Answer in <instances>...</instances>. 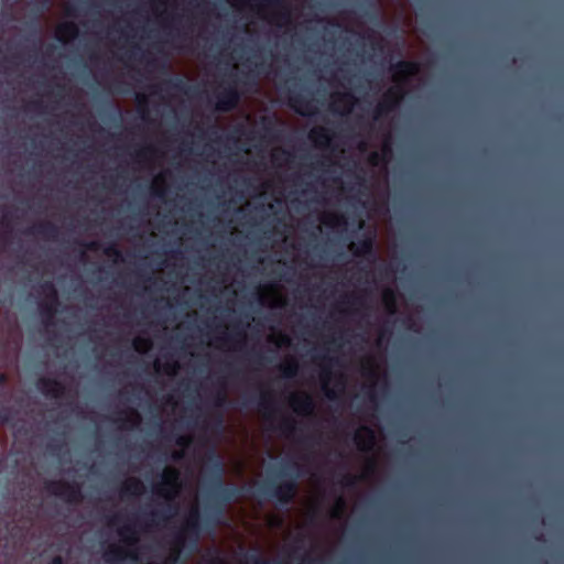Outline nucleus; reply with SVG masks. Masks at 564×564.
<instances>
[{
	"instance_id": "nucleus-57",
	"label": "nucleus",
	"mask_w": 564,
	"mask_h": 564,
	"mask_svg": "<svg viewBox=\"0 0 564 564\" xmlns=\"http://www.w3.org/2000/svg\"><path fill=\"white\" fill-rule=\"evenodd\" d=\"M53 564H62V557L61 556H56L53 561Z\"/></svg>"
},
{
	"instance_id": "nucleus-13",
	"label": "nucleus",
	"mask_w": 564,
	"mask_h": 564,
	"mask_svg": "<svg viewBox=\"0 0 564 564\" xmlns=\"http://www.w3.org/2000/svg\"><path fill=\"white\" fill-rule=\"evenodd\" d=\"M383 14L394 20H402L404 25H412L413 17L406 0H379Z\"/></svg>"
},
{
	"instance_id": "nucleus-16",
	"label": "nucleus",
	"mask_w": 564,
	"mask_h": 564,
	"mask_svg": "<svg viewBox=\"0 0 564 564\" xmlns=\"http://www.w3.org/2000/svg\"><path fill=\"white\" fill-rule=\"evenodd\" d=\"M376 429L360 426L355 433V443L359 451L369 452L373 449L381 437V430L375 425Z\"/></svg>"
},
{
	"instance_id": "nucleus-23",
	"label": "nucleus",
	"mask_w": 564,
	"mask_h": 564,
	"mask_svg": "<svg viewBox=\"0 0 564 564\" xmlns=\"http://www.w3.org/2000/svg\"><path fill=\"white\" fill-rule=\"evenodd\" d=\"M366 293H352L347 296L348 301H341L338 303V311L345 314H351L359 312L366 303Z\"/></svg>"
},
{
	"instance_id": "nucleus-4",
	"label": "nucleus",
	"mask_w": 564,
	"mask_h": 564,
	"mask_svg": "<svg viewBox=\"0 0 564 564\" xmlns=\"http://www.w3.org/2000/svg\"><path fill=\"white\" fill-rule=\"evenodd\" d=\"M393 86L390 87L378 102L375 110V120L381 116L392 111L403 99L406 93L408 84L419 78L420 65L414 62L403 61L394 65L392 68Z\"/></svg>"
},
{
	"instance_id": "nucleus-50",
	"label": "nucleus",
	"mask_w": 564,
	"mask_h": 564,
	"mask_svg": "<svg viewBox=\"0 0 564 564\" xmlns=\"http://www.w3.org/2000/svg\"><path fill=\"white\" fill-rule=\"evenodd\" d=\"M280 454H281V449L280 448L272 447V448L268 449V455L270 457H272V458L278 457Z\"/></svg>"
},
{
	"instance_id": "nucleus-51",
	"label": "nucleus",
	"mask_w": 564,
	"mask_h": 564,
	"mask_svg": "<svg viewBox=\"0 0 564 564\" xmlns=\"http://www.w3.org/2000/svg\"><path fill=\"white\" fill-rule=\"evenodd\" d=\"M413 321V317L411 316L409 318V325H408V328L409 329H413L414 332H420L421 327H416L415 326V322L411 323Z\"/></svg>"
},
{
	"instance_id": "nucleus-30",
	"label": "nucleus",
	"mask_w": 564,
	"mask_h": 564,
	"mask_svg": "<svg viewBox=\"0 0 564 564\" xmlns=\"http://www.w3.org/2000/svg\"><path fill=\"white\" fill-rule=\"evenodd\" d=\"M279 370L284 378H293L299 371V361L294 356H286L279 365Z\"/></svg>"
},
{
	"instance_id": "nucleus-11",
	"label": "nucleus",
	"mask_w": 564,
	"mask_h": 564,
	"mask_svg": "<svg viewBox=\"0 0 564 564\" xmlns=\"http://www.w3.org/2000/svg\"><path fill=\"white\" fill-rule=\"evenodd\" d=\"M259 303L269 308H283L288 304V293L280 283H265L257 289Z\"/></svg>"
},
{
	"instance_id": "nucleus-22",
	"label": "nucleus",
	"mask_w": 564,
	"mask_h": 564,
	"mask_svg": "<svg viewBox=\"0 0 564 564\" xmlns=\"http://www.w3.org/2000/svg\"><path fill=\"white\" fill-rule=\"evenodd\" d=\"M319 226H325L327 228L340 231L345 230L347 227V220L343 215L332 212H323L319 217ZM321 229V227H318Z\"/></svg>"
},
{
	"instance_id": "nucleus-41",
	"label": "nucleus",
	"mask_w": 564,
	"mask_h": 564,
	"mask_svg": "<svg viewBox=\"0 0 564 564\" xmlns=\"http://www.w3.org/2000/svg\"><path fill=\"white\" fill-rule=\"evenodd\" d=\"M368 337H369V339L371 337H373L375 341H376V346L378 348H380L381 345H382V341L384 339V332H383L381 326H376V327L370 329V332L368 333Z\"/></svg>"
},
{
	"instance_id": "nucleus-9",
	"label": "nucleus",
	"mask_w": 564,
	"mask_h": 564,
	"mask_svg": "<svg viewBox=\"0 0 564 564\" xmlns=\"http://www.w3.org/2000/svg\"><path fill=\"white\" fill-rule=\"evenodd\" d=\"M364 386L372 390L386 377V359L382 355L365 356L360 361ZM371 395L373 391H370Z\"/></svg>"
},
{
	"instance_id": "nucleus-8",
	"label": "nucleus",
	"mask_w": 564,
	"mask_h": 564,
	"mask_svg": "<svg viewBox=\"0 0 564 564\" xmlns=\"http://www.w3.org/2000/svg\"><path fill=\"white\" fill-rule=\"evenodd\" d=\"M199 522V509H198V497L197 490L194 489L189 499L188 512L186 519L178 531L177 535L170 545L169 556L165 558L163 564H175L181 555V552L185 545L187 538L197 535Z\"/></svg>"
},
{
	"instance_id": "nucleus-14",
	"label": "nucleus",
	"mask_w": 564,
	"mask_h": 564,
	"mask_svg": "<svg viewBox=\"0 0 564 564\" xmlns=\"http://www.w3.org/2000/svg\"><path fill=\"white\" fill-rule=\"evenodd\" d=\"M379 452L380 446L378 449L372 453L371 456L367 457L362 464L361 473L358 476L352 475H345L340 481V485L343 487H350L354 486L357 481H370L375 477V474L377 471L378 462H379Z\"/></svg>"
},
{
	"instance_id": "nucleus-45",
	"label": "nucleus",
	"mask_w": 564,
	"mask_h": 564,
	"mask_svg": "<svg viewBox=\"0 0 564 564\" xmlns=\"http://www.w3.org/2000/svg\"><path fill=\"white\" fill-rule=\"evenodd\" d=\"M394 256H395V247L393 246L391 249L388 248L387 254L383 258V261H387L388 258L390 259L388 267L391 269V279L393 281L395 280V271L392 269V259H394Z\"/></svg>"
},
{
	"instance_id": "nucleus-56",
	"label": "nucleus",
	"mask_w": 564,
	"mask_h": 564,
	"mask_svg": "<svg viewBox=\"0 0 564 564\" xmlns=\"http://www.w3.org/2000/svg\"><path fill=\"white\" fill-rule=\"evenodd\" d=\"M260 406H261L263 410H267V408H265V395H264V394H263V395H262V398H261Z\"/></svg>"
},
{
	"instance_id": "nucleus-59",
	"label": "nucleus",
	"mask_w": 564,
	"mask_h": 564,
	"mask_svg": "<svg viewBox=\"0 0 564 564\" xmlns=\"http://www.w3.org/2000/svg\"><path fill=\"white\" fill-rule=\"evenodd\" d=\"M245 339H246V335L243 334V335H241L239 343H245Z\"/></svg>"
},
{
	"instance_id": "nucleus-28",
	"label": "nucleus",
	"mask_w": 564,
	"mask_h": 564,
	"mask_svg": "<svg viewBox=\"0 0 564 564\" xmlns=\"http://www.w3.org/2000/svg\"><path fill=\"white\" fill-rule=\"evenodd\" d=\"M270 159L274 167L284 169L290 164L292 154L289 151L276 147L271 150Z\"/></svg>"
},
{
	"instance_id": "nucleus-46",
	"label": "nucleus",
	"mask_w": 564,
	"mask_h": 564,
	"mask_svg": "<svg viewBox=\"0 0 564 564\" xmlns=\"http://www.w3.org/2000/svg\"><path fill=\"white\" fill-rule=\"evenodd\" d=\"M193 437L191 435H181L177 437L176 444L180 448L185 451L191 445Z\"/></svg>"
},
{
	"instance_id": "nucleus-53",
	"label": "nucleus",
	"mask_w": 564,
	"mask_h": 564,
	"mask_svg": "<svg viewBox=\"0 0 564 564\" xmlns=\"http://www.w3.org/2000/svg\"><path fill=\"white\" fill-rule=\"evenodd\" d=\"M358 150H359L360 153L366 152L367 151V143L365 141H360L358 143Z\"/></svg>"
},
{
	"instance_id": "nucleus-1",
	"label": "nucleus",
	"mask_w": 564,
	"mask_h": 564,
	"mask_svg": "<svg viewBox=\"0 0 564 564\" xmlns=\"http://www.w3.org/2000/svg\"><path fill=\"white\" fill-rule=\"evenodd\" d=\"M260 510L252 506L250 514H242L241 522L250 534L249 545L262 553V561L275 560L280 552L290 553L299 549L303 540L292 541V530L283 528V518L279 512H269L263 518V527H256L252 521L259 519Z\"/></svg>"
},
{
	"instance_id": "nucleus-36",
	"label": "nucleus",
	"mask_w": 564,
	"mask_h": 564,
	"mask_svg": "<svg viewBox=\"0 0 564 564\" xmlns=\"http://www.w3.org/2000/svg\"><path fill=\"white\" fill-rule=\"evenodd\" d=\"M166 191V175L165 173H159L155 175L151 183V192L158 197H163Z\"/></svg>"
},
{
	"instance_id": "nucleus-39",
	"label": "nucleus",
	"mask_w": 564,
	"mask_h": 564,
	"mask_svg": "<svg viewBox=\"0 0 564 564\" xmlns=\"http://www.w3.org/2000/svg\"><path fill=\"white\" fill-rule=\"evenodd\" d=\"M339 19H340V22L338 24L339 25L344 24V26L347 31L358 33V34L361 33V25L354 21V17H351L350 13L340 15Z\"/></svg>"
},
{
	"instance_id": "nucleus-55",
	"label": "nucleus",
	"mask_w": 564,
	"mask_h": 564,
	"mask_svg": "<svg viewBox=\"0 0 564 564\" xmlns=\"http://www.w3.org/2000/svg\"><path fill=\"white\" fill-rule=\"evenodd\" d=\"M167 1H169V0H159V1H158V6H156V8H155V11H158V10H159V6H161V7L163 8V10H165L166 4H167Z\"/></svg>"
},
{
	"instance_id": "nucleus-52",
	"label": "nucleus",
	"mask_w": 564,
	"mask_h": 564,
	"mask_svg": "<svg viewBox=\"0 0 564 564\" xmlns=\"http://www.w3.org/2000/svg\"><path fill=\"white\" fill-rule=\"evenodd\" d=\"M261 191H260V194H267L269 191H270V184L268 182H264L262 185H261Z\"/></svg>"
},
{
	"instance_id": "nucleus-7",
	"label": "nucleus",
	"mask_w": 564,
	"mask_h": 564,
	"mask_svg": "<svg viewBox=\"0 0 564 564\" xmlns=\"http://www.w3.org/2000/svg\"><path fill=\"white\" fill-rule=\"evenodd\" d=\"M305 487L306 494L300 498V508L294 510L295 519L291 521L296 535H302L306 531V525L316 516L322 500L321 480L316 475L310 476Z\"/></svg>"
},
{
	"instance_id": "nucleus-20",
	"label": "nucleus",
	"mask_w": 564,
	"mask_h": 564,
	"mask_svg": "<svg viewBox=\"0 0 564 564\" xmlns=\"http://www.w3.org/2000/svg\"><path fill=\"white\" fill-rule=\"evenodd\" d=\"M308 139L314 144L315 148L325 150L329 148L333 135L329 133L328 129L322 126L313 127L308 132Z\"/></svg>"
},
{
	"instance_id": "nucleus-43",
	"label": "nucleus",
	"mask_w": 564,
	"mask_h": 564,
	"mask_svg": "<svg viewBox=\"0 0 564 564\" xmlns=\"http://www.w3.org/2000/svg\"><path fill=\"white\" fill-rule=\"evenodd\" d=\"M53 8H54V11L58 10V12L63 17H72L74 14V8L72 7V4L68 1H63L62 3L56 4Z\"/></svg>"
},
{
	"instance_id": "nucleus-34",
	"label": "nucleus",
	"mask_w": 564,
	"mask_h": 564,
	"mask_svg": "<svg viewBox=\"0 0 564 564\" xmlns=\"http://www.w3.org/2000/svg\"><path fill=\"white\" fill-rule=\"evenodd\" d=\"M372 245H373V236H369L359 243L351 241L348 245V248L355 256H362V254H367L371 251Z\"/></svg>"
},
{
	"instance_id": "nucleus-40",
	"label": "nucleus",
	"mask_w": 564,
	"mask_h": 564,
	"mask_svg": "<svg viewBox=\"0 0 564 564\" xmlns=\"http://www.w3.org/2000/svg\"><path fill=\"white\" fill-rule=\"evenodd\" d=\"M133 348L140 354H145L152 348V341L148 337L138 336L133 339Z\"/></svg>"
},
{
	"instance_id": "nucleus-62",
	"label": "nucleus",
	"mask_w": 564,
	"mask_h": 564,
	"mask_svg": "<svg viewBox=\"0 0 564 564\" xmlns=\"http://www.w3.org/2000/svg\"><path fill=\"white\" fill-rule=\"evenodd\" d=\"M304 1H305V0H301V6H302V7L304 6Z\"/></svg>"
},
{
	"instance_id": "nucleus-54",
	"label": "nucleus",
	"mask_w": 564,
	"mask_h": 564,
	"mask_svg": "<svg viewBox=\"0 0 564 564\" xmlns=\"http://www.w3.org/2000/svg\"><path fill=\"white\" fill-rule=\"evenodd\" d=\"M87 249L91 251H97L99 249V243L94 241L87 246Z\"/></svg>"
},
{
	"instance_id": "nucleus-58",
	"label": "nucleus",
	"mask_w": 564,
	"mask_h": 564,
	"mask_svg": "<svg viewBox=\"0 0 564 564\" xmlns=\"http://www.w3.org/2000/svg\"><path fill=\"white\" fill-rule=\"evenodd\" d=\"M283 200V194L281 193V197H276L275 202H282Z\"/></svg>"
},
{
	"instance_id": "nucleus-19",
	"label": "nucleus",
	"mask_w": 564,
	"mask_h": 564,
	"mask_svg": "<svg viewBox=\"0 0 564 564\" xmlns=\"http://www.w3.org/2000/svg\"><path fill=\"white\" fill-rule=\"evenodd\" d=\"M44 299L40 302V308L47 318H52L58 304L57 292L52 283L41 286Z\"/></svg>"
},
{
	"instance_id": "nucleus-38",
	"label": "nucleus",
	"mask_w": 564,
	"mask_h": 564,
	"mask_svg": "<svg viewBox=\"0 0 564 564\" xmlns=\"http://www.w3.org/2000/svg\"><path fill=\"white\" fill-rule=\"evenodd\" d=\"M345 510H346V501L345 499L340 496L338 497L334 505L332 506V508L329 509V517L332 519H336V520H339L344 517L345 514Z\"/></svg>"
},
{
	"instance_id": "nucleus-35",
	"label": "nucleus",
	"mask_w": 564,
	"mask_h": 564,
	"mask_svg": "<svg viewBox=\"0 0 564 564\" xmlns=\"http://www.w3.org/2000/svg\"><path fill=\"white\" fill-rule=\"evenodd\" d=\"M398 295L390 288L382 291V303L388 314L392 315L397 312Z\"/></svg>"
},
{
	"instance_id": "nucleus-31",
	"label": "nucleus",
	"mask_w": 564,
	"mask_h": 564,
	"mask_svg": "<svg viewBox=\"0 0 564 564\" xmlns=\"http://www.w3.org/2000/svg\"><path fill=\"white\" fill-rule=\"evenodd\" d=\"M296 494V485L290 481L280 484L275 490V496L281 502H290Z\"/></svg>"
},
{
	"instance_id": "nucleus-33",
	"label": "nucleus",
	"mask_w": 564,
	"mask_h": 564,
	"mask_svg": "<svg viewBox=\"0 0 564 564\" xmlns=\"http://www.w3.org/2000/svg\"><path fill=\"white\" fill-rule=\"evenodd\" d=\"M238 101H239V96H238L237 91L230 90L218 98V101L216 104V109L223 110V111L230 110L237 106Z\"/></svg>"
},
{
	"instance_id": "nucleus-24",
	"label": "nucleus",
	"mask_w": 564,
	"mask_h": 564,
	"mask_svg": "<svg viewBox=\"0 0 564 564\" xmlns=\"http://www.w3.org/2000/svg\"><path fill=\"white\" fill-rule=\"evenodd\" d=\"M78 35V28L73 22L59 23L55 29V36L63 43H68Z\"/></svg>"
},
{
	"instance_id": "nucleus-15",
	"label": "nucleus",
	"mask_w": 564,
	"mask_h": 564,
	"mask_svg": "<svg viewBox=\"0 0 564 564\" xmlns=\"http://www.w3.org/2000/svg\"><path fill=\"white\" fill-rule=\"evenodd\" d=\"M46 489L50 494L69 503H76L82 500L80 489L77 485H70L64 481H51L47 484Z\"/></svg>"
},
{
	"instance_id": "nucleus-49",
	"label": "nucleus",
	"mask_w": 564,
	"mask_h": 564,
	"mask_svg": "<svg viewBox=\"0 0 564 564\" xmlns=\"http://www.w3.org/2000/svg\"><path fill=\"white\" fill-rule=\"evenodd\" d=\"M184 454H185V451H184V449H182V448L174 449V451L172 452V458H173L174 460H180L181 458H183V457H184Z\"/></svg>"
},
{
	"instance_id": "nucleus-25",
	"label": "nucleus",
	"mask_w": 564,
	"mask_h": 564,
	"mask_svg": "<svg viewBox=\"0 0 564 564\" xmlns=\"http://www.w3.org/2000/svg\"><path fill=\"white\" fill-rule=\"evenodd\" d=\"M323 186L325 188V194L328 196V200L333 198L339 200L344 195V183L340 178H326L323 182Z\"/></svg>"
},
{
	"instance_id": "nucleus-5",
	"label": "nucleus",
	"mask_w": 564,
	"mask_h": 564,
	"mask_svg": "<svg viewBox=\"0 0 564 564\" xmlns=\"http://www.w3.org/2000/svg\"><path fill=\"white\" fill-rule=\"evenodd\" d=\"M108 527H118V535L127 547L116 543L109 544L104 552V560L110 564L119 563L128 557L137 561L138 553L134 546L139 541V520L132 517L128 518L126 522H122V517L117 514L109 519Z\"/></svg>"
},
{
	"instance_id": "nucleus-10",
	"label": "nucleus",
	"mask_w": 564,
	"mask_h": 564,
	"mask_svg": "<svg viewBox=\"0 0 564 564\" xmlns=\"http://www.w3.org/2000/svg\"><path fill=\"white\" fill-rule=\"evenodd\" d=\"M181 490L180 473L175 467L166 466L161 480L153 485V494L165 501H172Z\"/></svg>"
},
{
	"instance_id": "nucleus-26",
	"label": "nucleus",
	"mask_w": 564,
	"mask_h": 564,
	"mask_svg": "<svg viewBox=\"0 0 564 564\" xmlns=\"http://www.w3.org/2000/svg\"><path fill=\"white\" fill-rule=\"evenodd\" d=\"M145 491L144 484L135 478V477H129L124 480L121 487V495H131L134 497L141 496Z\"/></svg>"
},
{
	"instance_id": "nucleus-21",
	"label": "nucleus",
	"mask_w": 564,
	"mask_h": 564,
	"mask_svg": "<svg viewBox=\"0 0 564 564\" xmlns=\"http://www.w3.org/2000/svg\"><path fill=\"white\" fill-rule=\"evenodd\" d=\"M115 421L118 423L120 430H130L138 427L141 424V415L134 409H127L118 413Z\"/></svg>"
},
{
	"instance_id": "nucleus-17",
	"label": "nucleus",
	"mask_w": 564,
	"mask_h": 564,
	"mask_svg": "<svg viewBox=\"0 0 564 564\" xmlns=\"http://www.w3.org/2000/svg\"><path fill=\"white\" fill-rule=\"evenodd\" d=\"M288 403L294 413L302 416L311 415L315 409L312 397L304 391L291 392Z\"/></svg>"
},
{
	"instance_id": "nucleus-27",
	"label": "nucleus",
	"mask_w": 564,
	"mask_h": 564,
	"mask_svg": "<svg viewBox=\"0 0 564 564\" xmlns=\"http://www.w3.org/2000/svg\"><path fill=\"white\" fill-rule=\"evenodd\" d=\"M156 151L153 147H144L137 151V161L147 169H153L156 165Z\"/></svg>"
},
{
	"instance_id": "nucleus-42",
	"label": "nucleus",
	"mask_w": 564,
	"mask_h": 564,
	"mask_svg": "<svg viewBox=\"0 0 564 564\" xmlns=\"http://www.w3.org/2000/svg\"><path fill=\"white\" fill-rule=\"evenodd\" d=\"M104 253L113 263H118V262L122 261V256H121L120 251L115 246L105 248Z\"/></svg>"
},
{
	"instance_id": "nucleus-12",
	"label": "nucleus",
	"mask_w": 564,
	"mask_h": 564,
	"mask_svg": "<svg viewBox=\"0 0 564 564\" xmlns=\"http://www.w3.org/2000/svg\"><path fill=\"white\" fill-rule=\"evenodd\" d=\"M321 366L319 381L323 392L329 400L337 399L345 391V378L339 376H333L330 369L326 366Z\"/></svg>"
},
{
	"instance_id": "nucleus-63",
	"label": "nucleus",
	"mask_w": 564,
	"mask_h": 564,
	"mask_svg": "<svg viewBox=\"0 0 564 564\" xmlns=\"http://www.w3.org/2000/svg\"><path fill=\"white\" fill-rule=\"evenodd\" d=\"M254 564H261V563H260L259 561H256V563H254Z\"/></svg>"
},
{
	"instance_id": "nucleus-61",
	"label": "nucleus",
	"mask_w": 564,
	"mask_h": 564,
	"mask_svg": "<svg viewBox=\"0 0 564 564\" xmlns=\"http://www.w3.org/2000/svg\"><path fill=\"white\" fill-rule=\"evenodd\" d=\"M246 31H247V32H250V24H247V26H246Z\"/></svg>"
},
{
	"instance_id": "nucleus-18",
	"label": "nucleus",
	"mask_w": 564,
	"mask_h": 564,
	"mask_svg": "<svg viewBox=\"0 0 564 564\" xmlns=\"http://www.w3.org/2000/svg\"><path fill=\"white\" fill-rule=\"evenodd\" d=\"M356 102L357 98L350 93H333L329 108L333 112L345 116L351 112Z\"/></svg>"
},
{
	"instance_id": "nucleus-60",
	"label": "nucleus",
	"mask_w": 564,
	"mask_h": 564,
	"mask_svg": "<svg viewBox=\"0 0 564 564\" xmlns=\"http://www.w3.org/2000/svg\"><path fill=\"white\" fill-rule=\"evenodd\" d=\"M364 225H365V221H364V220H360V221H359V227H360V228H362V227H364Z\"/></svg>"
},
{
	"instance_id": "nucleus-29",
	"label": "nucleus",
	"mask_w": 564,
	"mask_h": 564,
	"mask_svg": "<svg viewBox=\"0 0 564 564\" xmlns=\"http://www.w3.org/2000/svg\"><path fill=\"white\" fill-rule=\"evenodd\" d=\"M154 370L158 373H164L166 376H175L180 369V364L177 360L172 358L166 359L165 362H162L161 358H156L153 364Z\"/></svg>"
},
{
	"instance_id": "nucleus-47",
	"label": "nucleus",
	"mask_w": 564,
	"mask_h": 564,
	"mask_svg": "<svg viewBox=\"0 0 564 564\" xmlns=\"http://www.w3.org/2000/svg\"><path fill=\"white\" fill-rule=\"evenodd\" d=\"M135 98H137L140 111L142 112V117H143L144 116V111H145L144 108H145V105L148 102V97L143 93H137L135 94Z\"/></svg>"
},
{
	"instance_id": "nucleus-37",
	"label": "nucleus",
	"mask_w": 564,
	"mask_h": 564,
	"mask_svg": "<svg viewBox=\"0 0 564 564\" xmlns=\"http://www.w3.org/2000/svg\"><path fill=\"white\" fill-rule=\"evenodd\" d=\"M267 340L273 344L278 348L289 347L291 345V338L289 335L282 332L272 330L268 336Z\"/></svg>"
},
{
	"instance_id": "nucleus-44",
	"label": "nucleus",
	"mask_w": 564,
	"mask_h": 564,
	"mask_svg": "<svg viewBox=\"0 0 564 564\" xmlns=\"http://www.w3.org/2000/svg\"><path fill=\"white\" fill-rule=\"evenodd\" d=\"M209 346H215L216 348L223 349V350H236L237 345L231 344L227 341L226 339H216L215 343L210 341L208 344Z\"/></svg>"
},
{
	"instance_id": "nucleus-48",
	"label": "nucleus",
	"mask_w": 564,
	"mask_h": 564,
	"mask_svg": "<svg viewBox=\"0 0 564 564\" xmlns=\"http://www.w3.org/2000/svg\"><path fill=\"white\" fill-rule=\"evenodd\" d=\"M292 106L297 112H300L303 116H311L315 112L314 107H312L311 105H306L305 108H300L296 107L295 105Z\"/></svg>"
},
{
	"instance_id": "nucleus-32",
	"label": "nucleus",
	"mask_w": 564,
	"mask_h": 564,
	"mask_svg": "<svg viewBox=\"0 0 564 564\" xmlns=\"http://www.w3.org/2000/svg\"><path fill=\"white\" fill-rule=\"evenodd\" d=\"M40 388L44 394L53 398H59L64 393V387L56 380L52 379H42L40 381Z\"/></svg>"
},
{
	"instance_id": "nucleus-2",
	"label": "nucleus",
	"mask_w": 564,
	"mask_h": 564,
	"mask_svg": "<svg viewBox=\"0 0 564 564\" xmlns=\"http://www.w3.org/2000/svg\"><path fill=\"white\" fill-rule=\"evenodd\" d=\"M392 158L391 133L387 131L382 133L380 140V152H371L368 156V164L373 169H378L376 187L382 189L383 194L375 202V208L369 212V219H373L376 230L386 231L388 229V213L386 202V192L388 189V167L387 164Z\"/></svg>"
},
{
	"instance_id": "nucleus-6",
	"label": "nucleus",
	"mask_w": 564,
	"mask_h": 564,
	"mask_svg": "<svg viewBox=\"0 0 564 564\" xmlns=\"http://www.w3.org/2000/svg\"><path fill=\"white\" fill-rule=\"evenodd\" d=\"M228 3L242 11L249 8L259 18L271 25L288 29L299 17L286 6L284 0H227Z\"/></svg>"
},
{
	"instance_id": "nucleus-3",
	"label": "nucleus",
	"mask_w": 564,
	"mask_h": 564,
	"mask_svg": "<svg viewBox=\"0 0 564 564\" xmlns=\"http://www.w3.org/2000/svg\"><path fill=\"white\" fill-rule=\"evenodd\" d=\"M238 438L240 445L236 455L230 459L228 468L238 479L253 485L261 476L264 459L253 436L249 442L248 434L243 430L239 433Z\"/></svg>"
}]
</instances>
